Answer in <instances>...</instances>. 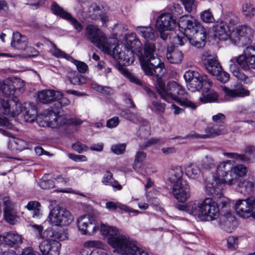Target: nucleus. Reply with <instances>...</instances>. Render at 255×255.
I'll use <instances>...</instances> for the list:
<instances>
[{
  "label": "nucleus",
  "instance_id": "nucleus-50",
  "mask_svg": "<svg viewBox=\"0 0 255 255\" xmlns=\"http://www.w3.org/2000/svg\"><path fill=\"white\" fill-rule=\"evenodd\" d=\"M11 84V89H14V92L16 89L20 90L24 86V82L21 79L17 77L8 78Z\"/></svg>",
  "mask_w": 255,
  "mask_h": 255
},
{
  "label": "nucleus",
  "instance_id": "nucleus-35",
  "mask_svg": "<svg viewBox=\"0 0 255 255\" xmlns=\"http://www.w3.org/2000/svg\"><path fill=\"white\" fill-rule=\"evenodd\" d=\"M9 78L5 79L2 82H0V91L8 99L11 98L14 96V89H11V84Z\"/></svg>",
  "mask_w": 255,
  "mask_h": 255
},
{
  "label": "nucleus",
  "instance_id": "nucleus-12",
  "mask_svg": "<svg viewBox=\"0 0 255 255\" xmlns=\"http://www.w3.org/2000/svg\"><path fill=\"white\" fill-rule=\"evenodd\" d=\"M253 33V29L251 27L246 25L238 26L232 32L231 41L239 47H245L251 43Z\"/></svg>",
  "mask_w": 255,
  "mask_h": 255
},
{
  "label": "nucleus",
  "instance_id": "nucleus-42",
  "mask_svg": "<svg viewBox=\"0 0 255 255\" xmlns=\"http://www.w3.org/2000/svg\"><path fill=\"white\" fill-rule=\"evenodd\" d=\"M121 73L128 80L136 85H141V82L134 75L130 72L127 68H121L120 69Z\"/></svg>",
  "mask_w": 255,
  "mask_h": 255
},
{
  "label": "nucleus",
  "instance_id": "nucleus-57",
  "mask_svg": "<svg viewBox=\"0 0 255 255\" xmlns=\"http://www.w3.org/2000/svg\"><path fill=\"white\" fill-rule=\"evenodd\" d=\"M92 88L104 94H111L113 93V90L109 87H103L98 85L97 83H93L92 84Z\"/></svg>",
  "mask_w": 255,
  "mask_h": 255
},
{
  "label": "nucleus",
  "instance_id": "nucleus-15",
  "mask_svg": "<svg viewBox=\"0 0 255 255\" xmlns=\"http://www.w3.org/2000/svg\"><path fill=\"white\" fill-rule=\"evenodd\" d=\"M108 8L100 3H91L87 5L83 9L85 15L92 19L100 18L104 25L108 21Z\"/></svg>",
  "mask_w": 255,
  "mask_h": 255
},
{
  "label": "nucleus",
  "instance_id": "nucleus-24",
  "mask_svg": "<svg viewBox=\"0 0 255 255\" xmlns=\"http://www.w3.org/2000/svg\"><path fill=\"white\" fill-rule=\"evenodd\" d=\"M63 94L61 92L53 90H44L38 92L37 98L44 104H48L58 100Z\"/></svg>",
  "mask_w": 255,
  "mask_h": 255
},
{
  "label": "nucleus",
  "instance_id": "nucleus-41",
  "mask_svg": "<svg viewBox=\"0 0 255 255\" xmlns=\"http://www.w3.org/2000/svg\"><path fill=\"white\" fill-rule=\"evenodd\" d=\"M146 157L145 152L142 151L136 152L134 155L133 168L137 172H139V165Z\"/></svg>",
  "mask_w": 255,
  "mask_h": 255
},
{
  "label": "nucleus",
  "instance_id": "nucleus-11",
  "mask_svg": "<svg viewBox=\"0 0 255 255\" xmlns=\"http://www.w3.org/2000/svg\"><path fill=\"white\" fill-rule=\"evenodd\" d=\"M47 221L53 226H67L74 221V217L68 210L56 206L50 211Z\"/></svg>",
  "mask_w": 255,
  "mask_h": 255
},
{
  "label": "nucleus",
  "instance_id": "nucleus-54",
  "mask_svg": "<svg viewBox=\"0 0 255 255\" xmlns=\"http://www.w3.org/2000/svg\"><path fill=\"white\" fill-rule=\"evenodd\" d=\"M39 186L42 189H48L55 187L54 181L52 179L46 180L45 177H43L38 183Z\"/></svg>",
  "mask_w": 255,
  "mask_h": 255
},
{
  "label": "nucleus",
  "instance_id": "nucleus-60",
  "mask_svg": "<svg viewBox=\"0 0 255 255\" xmlns=\"http://www.w3.org/2000/svg\"><path fill=\"white\" fill-rule=\"evenodd\" d=\"M74 63L80 73H85L88 68V65L84 62L77 60H70Z\"/></svg>",
  "mask_w": 255,
  "mask_h": 255
},
{
  "label": "nucleus",
  "instance_id": "nucleus-38",
  "mask_svg": "<svg viewBox=\"0 0 255 255\" xmlns=\"http://www.w3.org/2000/svg\"><path fill=\"white\" fill-rule=\"evenodd\" d=\"M67 77L70 83L73 85H81L85 82L84 77L78 74L75 71H69Z\"/></svg>",
  "mask_w": 255,
  "mask_h": 255
},
{
  "label": "nucleus",
  "instance_id": "nucleus-59",
  "mask_svg": "<svg viewBox=\"0 0 255 255\" xmlns=\"http://www.w3.org/2000/svg\"><path fill=\"white\" fill-rule=\"evenodd\" d=\"M152 166L149 163H144L142 164V167L139 165V170L138 172L142 174L150 175L154 172L152 170Z\"/></svg>",
  "mask_w": 255,
  "mask_h": 255
},
{
  "label": "nucleus",
  "instance_id": "nucleus-22",
  "mask_svg": "<svg viewBox=\"0 0 255 255\" xmlns=\"http://www.w3.org/2000/svg\"><path fill=\"white\" fill-rule=\"evenodd\" d=\"M222 89L225 100L226 101H229L234 98H243L250 95V91L242 86L233 89H230L226 86H223Z\"/></svg>",
  "mask_w": 255,
  "mask_h": 255
},
{
  "label": "nucleus",
  "instance_id": "nucleus-58",
  "mask_svg": "<svg viewBox=\"0 0 255 255\" xmlns=\"http://www.w3.org/2000/svg\"><path fill=\"white\" fill-rule=\"evenodd\" d=\"M199 76L200 74L197 71L190 70L186 71L184 74V78L186 81V85H187V83H189L195 78L199 77Z\"/></svg>",
  "mask_w": 255,
  "mask_h": 255
},
{
  "label": "nucleus",
  "instance_id": "nucleus-27",
  "mask_svg": "<svg viewBox=\"0 0 255 255\" xmlns=\"http://www.w3.org/2000/svg\"><path fill=\"white\" fill-rule=\"evenodd\" d=\"M166 58L172 64L180 63L183 59V54L174 46H168L167 48Z\"/></svg>",
  "mask_w": 255,
  "mask_h": 255
},
{
  "label": "nucleus",
  "instance_id": "nucleus-20",
  "mask_svg": "<svg viewBox=\"0 0 255 255\" xmlns=\"http://www.w3.org/2000/svg\"><path fill=\"white\" fill-rule=\"evenodd\" d=\"M172 194L178 202H184L190 196L189 184L186 181H180L179 183H174L172 187Z\"/></svg>",
  "mask_w": 255,
  "mask_h": 255
},
{
  "label": "nucleus",
  "instance_id": "nucleus-9",
  "mask_svg": "<svg viewBox=\"0 0 255 255\" xmlns=\"http://www.w3.org/2000/svg\"><path fill=\"white\" fill-rule=\"evenodd\" d=\"M19 100L16 97L10 99L0 97V126L11 128L12 125L6 117H15L20 113Z\"/></svg>",
  "mask_w": 255,
  "mask_h": 255
},
{
  "label": "nucleus",
  "instance_id": "nucleus-45",
  "mask_svg": "<svg viewBox=\"0 0 255 255\" xmlns=\"http://www.w3.org/2000/svg\"><path fill=\"white\" fill-rule=\"evenodd\" d=\"M146 197L147 201L150 204L151 206L155 210L163 212V208L158 199L157 198H151L150 194L146 193Z\"/></svg>",
  "mask_w": 255,
  "mask_h": 255
},
{
  "label": "nucleus",
  "instance_id": "nucleus-25",
  "mask_svg": "<svg viewBox=\"0 0 255 255\" xmlns=\"http://www.w3.org/2000/svg\"><path fill=\"white\" fill-rule=\"evenodd\" d=\"M213 31L215 37L221 40L231 39V33L229 26L225 22H221L213 26Z\"/></svg>",
  "mask_w": 255,
  "mask_h": 255
},
{
  "label": "nucleus",
  "instance_id": "nucleus-10",
  "mask_svg": "<svg viewBox=\"0 0 255 255\" xmlns=\"http://www.w3.org/2000/svg\"><path fill=\"white\" fill-rule=\"evenodd\" d=\"M141 67L143 71L147 74L151 72L148 70V64H159L160 58L156 53V47L152 42L146 41L144 44L143 52L138 55Z\"/></svg>",
  "mask_w": 255,
  "mask_h": 255
},
{
  "label": "nucleus",
  "instance_id": "nucleus-5",
  "mask_svg": "<svg viewBox=\"0 0 255 255\" xmlns=\"http://www.w3.org/2000/svg\"><path fill=\"white\" fill-rule=\"evenodd\" d=\"M156 88L161 98L167 102L170 100H174L181 106L191 110H195L198 106L197 104L190 100L185 89L175 81L168 82L165 87L162 80L157 77Z\"/></svg>",
  "mask_w": 255,
  "mask_h": 255
},
{
  "label": "nucleus",
  "instance_id": "nucleus-19",
  "mask_svg": "<svg viewBox=\"0 0 255 255\" xmlns=\"http://www.w3.org/2000/svg\"><path fill=\"white\" fill-rule=\"evenodd\" d=\"M51 9L55 15L69 21L77 32H80L83 30V27L82 24L57 3H53Z\"/></svg>",
  "mask_w": 255,
  "mask_h": 255
},
{
  "label": "nucleus",
  "instance_id": "nucleus-44",
  "mask_svg": "<svg viewBox=\"0 0 255 255\" xmlns=\"http://www.w3.org/2000/svg\"><path fill=\"white\" fill-rule=\"evenodd\" d=\"M200 18L202 21L205 23H213L215 21L212 12L210 9H206L200 13Z\"/></svg>",
  "mask_w": 255,
  "mask_h": 255
},
{
  "label": "nucleus",
  "instance_id": "nucleus-1",
  "mask_svg": "<svg viewBox=\"0 0 255 255\" xmlns=\"http://www.w3.org/2000/svg\"><path fill=\"white\" fill-rule=\"evenodd\" d=\"M248 172L247 167L242 164L234 165L231 160L221 161L216 167L217 176L212 175L205 180V191L208 195L221 197L222 184L231 186L238 183L239 192L245 195L250 194L255 189L254 179L252 177L240 179Z\"/></svg>",
  "mask_w": 255,
  "mask_h": 255
},
{
  "label": "nucleus",
  "instance_id": "nucleus-62",
  "mask_svg": "<svg viewBox=\"0 0 255 255\" xmlns=\"http://www.w3.org/2000/svg\"><path fill=\"white\" fill-rule=\"evenodd\" d=\"M126 149V144L124 143L113 145L111 147L112 151L116 154L123 153Z\"/></svg>",
  "mask_w": 255,
  "mask_h": 255
},
{
  "label": "nucleus",
  "instance_id": "nucleus-23",
  "mask_svg": "<svg viewBox=\"0 0 255 255\" xmlns=\"http://www.w3.org/2000/svg\"><path fill=\"white\" fill-rule=\"evenodd\" d=\"M21 110L20 114H22L24 120L27 123H32L37 118V112L35 106L31 103H24L22 105L19 102V104Z\"/></svg>",
  "mask_w": 255,
  "mask_h": 255
},
{
  "label": "nucleus",
  "instance_id": "nucleus-13",
  "mask_svg": "<svg viewBox=\"0 0 255 255\" xmlns=\"http://www.w3.org/2000/svg\"><path fill=\"white\" fill-rule=\"evenodd\" d=\"M235 210L237 214L242 218L252 217L255 219V197L251 196L246 199L237 200Z\"/></svg>",
  "mask_w": 255,
  "mask_h": 255
},
{
  "label": "nucleus",
  "instance_id": "nucleus-53",
  "mask_svg": "<svg viewBox=\"0 0 255 255\" xmlns=\"http://www.w3.org/2000/svg\"><path fill=\"white\" fill-rule=\"evenodd\" d=\"M40 204L36 201L29 202L26 205V208L28 210L33 211V217H37L39 214Z\"/></svg>",
  "mask_w": 255,
  "mask_h": 255
},
{
  "label": "nucleus",
  "instance_id": "nucleus-64",
  "mask_svg": "<svg viewBox=\"0 0 255 255\" xmlns=\"http://www.w3.org/2000/svg\"><path fill=\"white\" fill-rule=\"evenodd\" d=\"M72 147L76 151L81 153L84 151H86L88 150V148L85 145L78 142L72 145Z\"/></svg>",
  "mask_w": 255,
  "mask_h": 255
},
{
  "label": "nucleus",
  "instance_id": "nucleus-33",
  "mask_svg": "<svg viewBox=\"0 0 255 255\" xmlns=\"http://www.w3.org/2000/svg\"><path fill=\"white\" fill-rule=\"evenodd\" d=\"M183 171L181 167L176 166L172 167L168 174L169 181L173 183H179L180 181H184L182 179Z\"/></svg>",
  "mask_w": 255,
  "mask_h": 255
},
{
  "label": "nucleus",
  "instance_id": "nucleus-51",
  "mask_svg": "<svg viewBox=\"0 0 255 255\" xmlns=\"http://www.w3.org/2000/svg\"><path fill=\"white\" fill-rule=\"evenodd\" d=\"M215 161L213 158L210 156H205L201 161V166L205 169H211L214 167Z\"/></svg>",
  "mask_w": 255,
  "mask_h": 255
},
{
  "label": "nucleus",
  "instance_id": "nucleus-55",
  "mask_svg": "<svg viewBox=\"0 0 255 255\" xmlns=\"http://www.w3.org/2000/svg\"><path fill=\"white\" fill-rule=\"evenodd\" d=\"M181 1L185 10L188 12H191L196 8L197 4L195 0H181Z\"/></svg>",
  "mask_w": 255,
  "mask_h": 255
},
{
  "label": "nucleus",
  "instance_id": "nucleus-48",
  "mask_svg": "<svg viewBox=\"0 0 255 255\" xmlns=\"http://www.w3.org/2000/svg\"><path fill=\"white\" fill-rule=\"evenodd\" d=\"M165 104L162 103L161 102L153 100L152 102L151 105L150 106V109L152 111L155 112L158 114H163L165 110Z\"/></svg>",
  "mask_w": 255,
  "mask_h": 255
},
{
  "label": "nucleus",
  "instance_id": "nucleus-39",
  "mask_svg": "<svg viewBox=\"0 0 255 255\" xmlns=\"http://www.w3.org/2000/svg\"><path fill=\"white\" fill-rule=\"evenodd\" d=\"M148 69L151 72L150 74H147L145 71H144L145 74L148 76H153L156 75L157 76L163 74L164 65L161 62L160 59V63L159 64H148Z\"/></svg>",
  "mask_w": 255,
  "mask_h": 255
},
{
  "label": "nucleus",
  "instance_id": "nucleus-32",
  "mask_svg": "<svg viewBox=\"0 0 255 255\" xmlns=\"http://www.w3.org/2000/svg\"><path fill=\"white\" fill-rule=\"evenodd\" d=\"M167 12L169 13L178 23H179L183 19V17H185L187 15L184 13L182 7L178 3L172 4L167 7Z\"/></svg>",
  "mask_w": 255,
  "mask_h": 255
},
{
  "label": "nucleus",
  "instance_id": "nucleus-18",
  "mask_svg": "<svg viewBox=\"0 0 255 255\" xmlns=\"http://www.w3.org/2000/svg\"><path fill=\"white\" fill-rule=\"evenodd\" d=\"M211 85L212 81L208 79L207 75L200 74L199 77L195 78L189 83H187V87L192 92L202 89L203 91L206 93L209 92Z\"/></svg>",
  "mask_w": 255,
  "mask_h": 255
},
{
  "label": "nucleus",
  "instance_id": "nucleus-26",
  "mask_svg": "<svg viewBox=\"0 0 255 255\" xmlns=\"http://www.w3.org/2000/svg\"><path fill=\"white\" fill-rule=\"evenodd\" d=\"M224 127L221 126L219 128H217L216 126L209 125L205 129V133L199 134L197 133L190 134L186 137L205 138L211 136H215L223 133Z\"/></svg>",
  "mask_w": 255,
  "mask_h": 255
},
{
  "label": "nucleus",
  "instance_id": "nucleus-30",
  "mask_svg": "<svg viewBox=\"0 0 255 255\" xmlns=\"http://www.w3.org/2000/svg\"><path fill=\"white\" fill-rule=\"evenodd\" d=\"M3 243L10 247L22 243V237L15 231H10L2 236Z\"/></svg>",
  "mask_w": 255,
  "mask_h": 255
},
{
  "label": "nucleus",
  "instance_id": "nucleus-31",
  "mask_svg": "<svg viewBox=\"0 0 255 255\" xmlns=\"http://www.w3.org/2000/svg\"><path fill=\"white\" fill-rule=\"evenodd\" d=\"M136 31L146 41H154L157 37L155 30L150 26H138L136 27Z\"/></svg>",
  "mask_w": 255,
  "mask_h": 255
},
{
  "label": "nucleus",
  "instance_id": "nucleus-14",
  "mask_svg": "<svg viewBox=\"0 0 255 255\" xmlns=\"http://www.w3.org/2000/svg\"><path fill=\"white\" fill-rule=\"evenodd\" d=\"M178 26V22L167 12L161 13L156 20L155 26L160 32L161 37L165 39L166 36L163 33L164 31L173 30Z\"/></svg>",
  "mask_w": 255,
  "mask_h": 255
},
{
  "label": "nucleus",
  "instance_id": "nucleus-47",
  "mask_svg": "<svg viewBox=\"0 0 255 255\" xmlns=\"http://www.w3.org/2000/svg\"><path fill=\"white\" fill-rule=\"evenodd\" d=\"M51 52L53 56L57 58H65L69 61L73 60V58L71 56L57 48L55 45H53V49H51Z\"/></svg>",
  "mask_w": 255,
  "mask_h": 255
},
{
  "label": "nucleus",
  "instance_id": "nucleus-6",
  "mask_svg": "<svg viewBox=\"0 0 255 255\" xmlns=\"http://www.w3.org/2000/svg\"><path fill=\"white\" fill-rule=\"evenodd\" d=\"M37 238L45 239L39 246V250L43 255H59L61 244L60 242L67 238L66 232L54 231L51 228L47 229L42 233L43 228L40 225L31 226Z\"/></svg>",
  "mask_w": 255,
  "mask_h": 255
},
{
  "label": "nucleus",
  "instance_id": "nucleus-21",
  "mask_svg": "<svg viewBox=\"0 0 255 255\" xmlns=\"http://www.w3.org/2000/svg\"><path fill=\"white\" fill-rule=\"evenodd\" d=\"M3 203L4 206V216L5 220L10 224H15L18 221L19 217L17 215L14 205L8 198L3 199Z\"/></svg>",
  "mask_w": 255,
  "mask_h": 255
},
{
  "label": "nucleus",
  "instance_id": "nucleus-16",
  "mask_svg": "<svg viewBox=\"0 0 255 255\" xmlns=\"http://www.w3.org/2000/svg\"><path fill=\"white\" fill-rule=\"evenodd\" d=\"M79 231L83 235H93L99 229V224L89 215L80 216L77 220Z\"/></svg>",
  "mask_w": 255,
  "mask_h": 255
},
{
  "label": "nucleus",
  "instance_id": "nucleus-36",
  "mask_svg": "<svg viewBox=\"0 0 255 255\" xmlns=\"http://www.w3.org/2000/svg\"><path fill=\"white\" fill-rule=\"evenodd\" d=\"M102 182L105 185L111 186L114 190H120L122 188L121 185L113 177V175L109 171H107L102 179Z\"/></svg>",
  "mask_w": 255,
  "mask_h": 255
},
{
  "label": "nucleus",
  "instance_id": "nucleus-17",
  "mask_svg": "<svg viewBox=\"0 0 255 255\" xmlns=\"http://www.w3.org/2000/svg\"><path fill=\"white\" fill-rule=\"evenodd\" d=\"M202 59L208 72L213 75H217L222 70V66L217 59V56L210 51L204 52Z\"/></svg>",
  "mask_w": 255,
  "mask_h": 255
},
{
  "label": "nucleus",
  "instance_id": "nucleus-28",
  "mask_svg": "<svg viewBox=\"0 0 255 255\" xmlns=\"http://www.w3.org/2000/svg\"><path fill=\"white\" fill-rule=\"evenodd\" d=\"M28 44L27 38L21 35L18 32H13V36L11 41V45L15 49L24 50L26 49Z\"/></svg>",
  "mask_w": 255,
  "mask_h": 255
},
{
  "label": "nucleus",
  "instance_id": "nucleus-2",
  "mask_svg": "<svg viewBox=\"0 0 255 255\" xmlns=\"http://www.w3.org/2000/svg\"><path fill=\"white\" fill-rule=\"evenodd\" d=\"M86 35L100 50L124 65H130L133 62V52H139L142 45L134 33L125 34L120 43L116 38H107L97 26L93 24L87 26Z\"/></svg>",
  "mask_w": 255,
  "mask_h": 255
},
{
  "label": "nucleus",
  "instance_id": "nucleus-34",
  "mask_svg": "<svg viewBox=\"0 0 255 255\" xmlns=\"http://www.w3.org/2000/svg\"><path fill=\"white\" fill-rule=\"evenodd\" d=\"M26 142L20 138H11L8 143V148L13 152H19L26 148Z\"/></svg>",
  "mask_w": 255,
  "mask_h": 255
},
{
  "label": "nucleus",
  "instance_id": "nucleus-7",
  "mask_svg": "<svg viewBox=\"0 0 255 255\" xmlns=\"http://www.w3.org/2000/svg\"><path fill=\"white\" fill-rule=\"evenodd\" d=\"M180 209L186 211L199 221L203 222L215 220L220 215L217 203L210 198H206L203 200L189 202L181 206Z\"/></svg>",
  "mask_w": 255,
  "mask_h": 255
},
{
  "label": "nucleus",
  "instance_id": "nucleus-43",
  "mask_svg": "<svg viewBox=\"0 0 255 255\" xmlns=\"http://www.w3.org/2000/svg\"><path fill=\"white\" fill-rule=\"evenodd\" d=\"M223 154L228 158L233 159L235 161L246 162L249 160V158L244 154H240L235 152H224Z\"/></svg>",
  "mask_w": 255,
  "mask_h": 255
},
{
  "label": "nucleus",
  "instance_id": "nucleus-49",
  "mask_svg": "<svg viewBox=\"0 0 255 255\" xmlns=\"http://www.w3.org/2000/svg\"><path fill=\"white\" fill-rule=\"evenodd\" d=\"M218 95L214 91L210 92L206 95H203L200 98V100L203 103L215 102L217 101Z\"/></svg>",
  "mask_w": 255,
  "mask_h": 255
},
{
  "label": "nucleus",
  "instance_id": "nucleus-40",
  "mask_svg": "<svg viewBox=\"0 0 255 255\" xmlns=\"http://www.w3.org/2000/svg\"><path fill=\"white\" fill-rule=\"evenodd\" d=\"M243 14L246 17H252L255 13V7L250 2H246L243 4L242 8Z\"/></svg>",
  "mask_w": 255,
  "mask_h": 255
},
{
  "label": "nucleus",
  "instance_id": "nucleus-4",
  "mask_svg": "<svg viewBox=\"0 0 255 255\" xmlns=\"http://www.w3.org/2000/svg\"><path fill=\"white\" fill-rule=\"evenodd\" d=\"M178 26L181 35L177 34L173 39L174 45L182 46L188 40L193 46L202 48L205 45L206 30L202 24L194 16L187 14L183 17Z\"/></svg>",
  "mask_w": 255,
  "mask_h": 255
},
{
  "label": "nucleus",
  "instance_id": "nucleus-46",
  "mask_svg": "<svg viewBox=\"0 0 255 255\" xmlns=\"http://www.w3.org/2000/svg\"><path fill=\"white\" fill-rule=\"evenodd\" d=\"M83 247L85 248H95L96 250H103L105 245L103 242L98 240H89L84 242Z\"/></svg>",
  "mask_w": 255,
  "mask_h": 255
},
{
  "label": "nucleus",
  "instance_id": "nucleus-61",
  "mask_svg": "<svg viewBox=\"0 0 255 255\" xmlns=\"http://www.w3.org/2000/svg\"><path fill=\"white\" fill-rule=\"evenodd\" d=\"M54 180L55 187L58 185H67L69 184V178L62 175L57 176L56 178H54Z\"/></svg>",
  "mask_w": 255,
  "mask_h": 255
},
{
  "label": "nucleus",
  "instance_id": "nucleus-52",
  "mask_svg": "<svg viewBox=\"0 0 255 255\" xmlns=\"http://www.w3.org/2000/svg\"><path fill=\"white\" fill-rule=\"evenodd\" d=\"M239 238L235 236H230L227 239V246L231 250H236L238 248Z\"/></svg>",
  "mask_w": 255,
  "mask_h": 255
},
{
  "label": "nucleus",
  "instance_id": "nucleus-3",
  "mask_svg": "<svg viewBox=\"0 0 255 255\" xmlns=\"http://www.w3.org/2000/svg\"><path fill=\"white\" fill-rule=\"evenodd\" d=\"M102 236L108 238V244L114 249V252L121 255H153L138 246L136 241L127 235L119 234L118 229L113 226L104 224L99 225Z\"/></svg>",
  "mask_w": 255,
  "mask_h": 255
},
{
  "label": "nucleus",
  "instance_id": "nucleus-56",
  "mask_svg": "<svg viewBox=\"0 0 255 255\" xmlns=\"http://www.w3.org/2000/svg\"><path fill=\"white\" fill-rule=\"evenodd\" d=\"M52 119L53 120L52 123L57 124V125L55 126V128L64 125L66 123V120L64 116L58 115V114H57L54 112L52 113Z\"/></svg>",
  "mask_w": 255,
  "mask_h": 255
},
{
  "label": "nucleus",
  "instance_id": "nucleus-37",
  "mask_svg": "<svg viewBox=\"0 0 255 255\" xmlns=\"http://www.w3.org/2000/svg\"><path fill=\"white\" fill-rule=\"evenodd\" d=\"M186 175L190 178L196 179L200 174V170L195 164L188 163L185 167Z\"/></svg>",
  "mask_w": 255,
  "mask_h": 255
},
{
  "label": "nucleus",
  "instance_id": "nucleus-8",
  "mask_svg": "<svg viewBox=\"0 0 255 255\" xmlns=\"http://www.w3.org/2000/svg\"><path fill=\"white\" fill-rule=\"evenodd\" d=\"M235 62L245 70H249L251 68L255 69V47L248 46L243 54L231 59L229 61L230 71L233 75L244 83H248L250 82L249 78L240 71Z\"/></svg>",
  "mask_w": 255,
  "mask_h": 255
},
{
  "label": "nucleus",
  "instance_id": "nucleus-63",
  "mask_svg": "<svg viewBox=\"0 0 255 255\" xmlns=\"http://www.w3.org/2000/svg\"><path fill=\"white\" fill-rule=\"evenodd\" d=\"M214 76H216L217 79L222 83L227 82L229 81L230 78L229 74L227 72L223 71L222 70L221 72H219L218 74L215 75Z\"/></svg>",
  "mask_w": 255,
  "mask_h": 255
},
{
  "label": "nucleus",
  "instance_id": "nucleus-29",
  "mask_svg": "<svg viewBox=\"0 0 255 255\" xmlns=\"http://www.w3.org/2000/svg\"><path fill=\"white\" fill-rule=\"evenodd\" d=\"M52 113L53 111L46 110L37 117V122L40 127L55 128L57 124L52 123Z\"/></svg>",
  "mask_w": 255,
  "mask_h": 255
}]
</instances>
